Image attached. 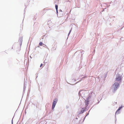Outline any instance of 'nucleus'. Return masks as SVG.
Here are the masks:
<instances>
[{
  "label": "nucleus",
  "instance_id": "nucleus-1",
  "mask_svg": "<svg viewBox=\"0 0 124 124\" xmlns=\"http://www.w3.org/2000/svg\"><path fill=\"white\" fill-rule=\"evenodd\" d=\"M119 86V84L118 83L116 82L114 84L113 87L114 92L117 90Z\"/></svg>",
  "mask_w": 124,
  "mask_h": 124
},
{
  "label": "nucleus",
  "instance_id": "nucleus-8",
  "mask_svg": "<svg viewBox=\"0 0 124 124\" xmlns=\"http://www.w3.org/2000/svg\"><path fill=\"white\" fill-rule=\"evenodd\" d=\"M42 66H43V64L42 63L40 65V67H41Z\"/></svg>",
  "mask_w": 124,
  "mask_h": 124
},
{
  "label": "nucleus",
  "instance_id": "nucleus-9",
  "mask_svg": "<svg viewBox=\"0 0 124 124\" xmlns=\"http://www.w3.org/2000/svg\"><path fill=\"white\" fill-rule=\"evenodd\" d=\"M85 110H83V111H82L81 112H82V113H83L84 111Z\"/></svg>",
  "mask_w": 124,
  "mask_h": 124
},
{
  "label": "nucleus",
  "instance_id": "nucleus-2",
  "mask_svg": "<svg viewBox=\"0 0 124 124\" xmlns=\"http://www.w3.org/2000/svg\"><path fill=\"white\" fill-rule=\"evenodd\" d=\"M57 101L58 100L57 99H54L53 103L52 105V109L53 110L54 108Z\"/></svg>",
  "mask_w": 124,
  "mask_h": 124
},
{
  "label": "nucleus",
  "instance_id": "nucleus-10",
  "mask_svg": "<svg viewBox=\"0 0 124 124\" xmlns=\"http://www.w3.org/2000/svg\"><path fill=\"white\" fill-rule=\"evenodd\" d=\"M56 10V12L57 13H58V10L57 9V10Z\"/></svg>",
  "mask_w": 124,
  "mask_h": 124
},
{
  "label": "nucleus",
  "instance_id": "nucleus-6",
  "mask_svg": "<svg viewBox=\"0 0 124 124\" xmlns=\"http://www.w3.org/2000/svg\"><path fill=\"white\" fill-rule=\"evenodd\" d=\"M43 44V45H44L45 46H46V45H45L44 44H43L42 43V42H40V43H39V45L40 46H42Z\"/></svg>",
  "mask_w": 124,
  "mask_h": 124
},
{
  "label": "nucleus",
  "instance_id": "nucleus-4",
  "mask_svg": "<svg viewBox=\"0 0 124 124\" xmlns=\"http://www.w3.org/2000/svg\"><path fill=\"white\" fill-rule=\"evenodd\" d=\"M121 80V77L119 75H118L116 78V80L117 81H119Z\"/></svg>",
  "mask_w": 124,
  "mask_h": 124
},
{
  "label": "nucleus",
  "instance_id": "nucleus-11",
  "mask_svg": "<svg viewBox=\"0 0 124 124\" xmlns=\"http://www.w3.org/2000/svg\"><path fill=\"white\" fill-rule=\"evenodd\" d=\"M68 1H69V0H67V1H67V2H68Z\"/></svg>",
  "mask_w": 124,
  "mask_h": 124
},
{
  "label": "nucleus",
  "instance_id": "nucleus-5",
  "mask_svg": "<svg viewBox=\"0 0 124 124\" xmlns=\"http://www.w3.org/2000/svg\"><path fill=\"white\" fill-rule=\"evenodd\" d=\"M122 108V107H119L118 109V110L116 111V114H117V113L118 112V111L119 110Z\"/></svg>",
  "mask_w": 124,
  "mask_h": 124
},
{
  "label": "nucleus",
  "instance_id": "nucleus-3",
  "mask_svg": "<svg viewBox=\"0 0 124 124\" xmlns=\"http://www.w3.org/2000/svg\"><path fill=\"white\" fill-rule=\"evenodd\" d=\"M90 97H88L86 99V100L85 101V106L86 107H87L88 106V104L89 103V99H90Z\"/></svg>",
  "mask_w": 124,
  "mask_h": 124
},
{
  "label": "nucleus",
  "instance_id": "nucleus-12",
  "mask_svg": "<svg viewBox=\"0 0 124 124\" xmlns=\"http://www.w3.org/2000/svg\"><path fill=\"white\" fill-rule=\"evenodd\" d=\"M68 1H69V0H67V1H67V2H68Z\"/></svg>",
  "mask_w": 124,
  "mask_h": 124
},
{
  "label": "nucleus",
  "instance_id": "nucleus-7",
  "mask_svg": "<svg viewBox=\"0 0 124 124\" xmlns=\"http://www.w3.org/2000/svg\"><path fill=\"white\" fill-rule=\"evenodd\" d=\"M58 6L57 5H55V8L56 10L58 9Z\"/></svg>",
  "mask_w": 124,
  "mask_h": 124
}]
</instances>
